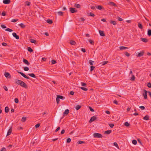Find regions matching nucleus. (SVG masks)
I'll list each match as a JSON object with an SVG mask.
<instances>
[{
	"label": "nucleus",
	"mask_w": 151,
	"mask_h": 151,
	"mask_svg": "<svg viewBox=\"0 0 151 151\" xmlns=\"http://www.w3.org/2000/svg\"><path fill=\"white\" fill-rule=\"evenodd\" d=\"M93 136L95 138H102L103 137L101 134L96 133L93 134Z\"/></svg>",
	"instance_id": "f257e3e1"
},
{
	"label": "nucleus",
	"mask_w": 151,
	"mask_h": 151,
	"mask_svg": "<svg viewBox=\"0 0 151 151\" xmlns=\"http://www.w3.org/2000/svg\"><path fill=\"white\" fill-rule=\"evenodd\" d=\"M20 86L25 88H28L27 86L26 83L22 81L21 83Z\"/></svg>",
	"instance_id": "f03ea898"
},
{
	"label": "nucleus",
	"mask_w": 151,
	"mask_h": 151,
	"mask_svg": "<svg viewBox=\"0 0 151 151\" xmlns=\"http://www.w3.org/2000/svg\"><path fill=\"white\" fill-rule=\"evenodd\" d=\"M70 12L73 13L77 12V10L74 8L70 7Z\"/></svg>",
	"instance_id": "7ed1b4c3"
},
{
	"label": "nucleus",
	"mask_w": 151,
	"mask_h": 151,
	"mask_svg": "<svg viewBox=\"0 0 151 151\" xmlns=\"http://www.w3.org/2000/svg\"><path fill=\"white\" fill-rule=\"evenodd\" d=\"M144 93H143L142 95L144 96V98L145 99H146L147 98V91L146 90H145L144 91Z\"/></svg>",
	"instance_id": "20e7f679"
},
{
	"label": "nucleus",
	"mask_w": 151,
	"mask_h": 151,
	"mask_svg": "<svg viewBox=\"0 0 151 151\" xmlns=\"http://www.w3.org/2000/svg\"><path fill=\"white\" fill-rule=\"evenodd\" d=\"M18 73L20 74L22 76H23L25 78L27 79H29V78L27 76L25 75L23 73L21 72H18Z\"/></svg>",
	"instance_id": "39448f33"
},
{
	"label": "nucleus",
	"mask_w": 151,
	"mask_h": 151,
	"mask_svg": "<svg viewBox=\"0 0 151 151\" xmlns=\"http://www.w3.org/2000/svg\"><path fill=\"white\" fill-rule=\"evenodd\" d=\"M96 119V116H93L89 120V122L90 123H91L93 121L95 120Z\"/></svg>",
	"instance_id": "423d86ee"
},
{
	"label": "nucleus",
	"mask_w": 151,
	"mask_h": 151,
	"mask_svg": "<svg viewBox=\"0 0 151 151\" xmlns=\"http://www.w3.org/2000/svg\"><path fill=\"white\" fill-rule=\"evenodd\" d=\"M144 55V52H141L136 53V55L137 57H140Z\"/></svg>",
	"instance_id": "0eeeda50"
},
{
	"label": "nucleus",
	"mask_w": 151,
	"mask_h": 151,
	"mask_svg": "<svg viewBox=\"0 0 151 151\" xmlns=\"http://www.w3.org/2000/svg\"><path fill=\"white\" fill-rule=\"evenodd\" d=\"M12 35L16 39L18 40L19 39V37L18 35H17L16 33L15 32L12 33Z\"/></svg>",
	"instance_id": "6e6552de"
},
{
	"label": "nucleus",
	"mask_w": 151,
	"mask_h": 151,
	"mask_svg": "<svg viewBox=\"0 0 151 151\" xmlns=\"http://www.w3.org/2000/svg\"><path fill=\"white\" fill-rule=\"evenodd\" d=\"M69 112V110L68 109H66L63 112V116L67 115Z\"/></svg>",
	"instance_id": "1a4fd4ad"
},
{
	"label": "nucleus",
	"mask_w": 151,
	"mask_h": 151,
	"mask_svg": "<svg viewBox=\"0 0 151 151\" xmlns=\"http://www.w3.org/2000/svg\"><path fill=\"white\" fill-rule=\"evenodd\" d=\"M23 62L27 65H29L30 64V63L28 62V60L24 59H23Z\"/></svg>",
	"instance_id": "9d476101"
},
{
	"label": "nucleus",
	"mask_w": 151,
	"mask_h": 151,
	"mask_svg": "<svg viewBox=\"0 0 151 151\" xmlns=\"http://www.w3.org/2000/svg\"><path fill=\"white\" fill-rule=\"evenodd\" d=\"M99 32L100 35L101 36L103 37L105 36V35L103 31L101 30H99Z\"/></svg>",
	"instance_id": "9b49d317"
},
{
	"label": "nucleus",
	"mask_w": 151,
	"mask_h": 151,
	"mask_svg": "<svg viewBox=\"0 0 151 151\" xmlns=\"http://www.w3.org/2000/svg\"><path fill=\"white\" fill-rule=\"evenodd\" d=\"M12 127H11L9 129V130L8 131V132L6 134V136H8L11 134L12 132Z\"/></svg>",
	"instance_id": "f8f14e48"
},
{
	"label": "nucleus",
	"mask_w": 151,
	"mask_h": 151,
	"mask_svg": "<svg viewBox=\"0 0 151 151\" xmlns=\"http://www.w3.org/2000/svg\"><path fill=\"white\" fill-rule=\"evenodd\" d=\"M96 7L97 9L100 10H101L102 9H104V7L101 5L96 6Z\"/></svg>",
	"instance_id": "ddd939ff"
},
{
	"label": "nucleus",
	"mask_w": 151,
	"mask_h": 151,
	"mask_svg": "<svg viewBox=\"0 0 151 151\" xmlns=\"http://www.w3.org/2000/svg\"><path fill=\"white\" fill-rule=\"evenodd\" d=\"M22 81L20 80L16 79L15 80V83L17 84H18L20 85L21 83L22 82Z\"/></svg>",
	"instance_id": "4468645a"
},
{
	"label": "nucleus",
	"mask_w": 151,
	"mask_h": 151,
	"mask_svg": "<svg viewBox=\"0 0 151 151\" xmlns=\"http://www.w3.org/2000/svg\"><path fill=\"white\" fill-rule=\"evenodd\" d=\"M10 2V0H3V2L6 4H9Z\"/></svg>",
	"instance_id": "2eb2a0df"
},
{
	"label": "nucleus",
	"mask_w": 151,
	"mask_h": 151,
	"mask_svg": "<svg viewBox=\"0 0 151 151\" xmlns=\"http://www.w3.org/2000/svg\"><path fill=\"white\" fill-rule=\"evenodd\" d=\"M4 76L6 78H10V74L8 73H6L4 74Z\"/></svg>",
	"instance_id": "dca6fc26"
},
{
	"label": "nucleus",
	"mask_w": 151,
	"mask_h": 151,
	"mask_svg": "<svg viewBox=\"0 0 151 151\" xmlns=\"http://www.w3.org/2000/svg\"><path fill=\"white\" fill-rule=\"evenodd\" d=\"M108 4L109 5L113 6H117L116 5L114 2H110Z\"/></svg>",
	"instance_id": "f3484780"
},
{
	"label": "nucleus",
	"mask_w": 151,
	"mask_h": 151,
	"mask_svg": "<svg viewBox=\"0 0 151 151\" xmlns=\"http://www.w3.org/2000/svg\"><path fill=\"white\" fill-rule=\"evenodd\" d=\"M128 48L127 47L124 46H120L119 47V49L121 50H125Z\"/></svg>",
	"instance_id": "a211bd4d"
},
{
	"label": "nucleus",
	"mask_w": 151,
	"mask_h": 151,
	"mask_svg": "<svg viewBox=\"0 0 151 151\" xmlns=\"http://www.w3.org/2000/svg\"><path fill=\"white\" fill-rule=\"evenodd\" d=\"M143 119L145 120H148L149 119V116L148 115H146L143 118Z\"/></svg>",
	"instance_id": "6ab92c4d"
},
{
	"label": "nucleus",
	"mask_w": 151,
	"mask_h": 151,
	"mask_svg": "<svg viewBox=\"0 0 151 151\" xmlns=\"http://www.w3.org/2000/svg\"><path fill=\"white\" fill-rule=\"evenodd\" d=\"M28 75L32 77H33L34 78H36V76H35V75L33 73L28 74Z\"/></svg>",
	"instance_id": "aec40b11"
},
{
	"label": "nucleus",
	"mask_w": 151,
	"mask_h": 151,
	"mask_svg": "<svg viewBox=\"0 0 151 151\" xmlns=\"http://www.w3.org/2000/svg\"><path fill=\"white\" fill-rule=\"evenodd\" d=\"M141 40L142 42H147L148 41L147 40L146 38H141Z\"/></svg>",
	"instance_id": "412c9836"
},
{
	"label": "nucleus",
	"mask_w": 151,
	"mask_h": 151,
	"mask_svg": "<svg viewBox=\"0 0 151 151\" xmlns=\"http://www.w3.org/2000/svg\"><path fill=\"white\" fill-rule=\"evenodd\" d=\"M74 6L77 8H80L81 7V6L79 4H75L74 5Z\"/></svg>",
	"instance_id": "4be33fe9"
},
{
	"label": "nucleus",
	"mask_w": 151,
	"mask_h": 151,
	"mask_svg": "<svg viewBox=\"0 0 151 151\" xmlns=\"http://www.w3.org/2000/svg\"><path fill=\"white\" fill-rule=\"evenodd\" d=\"M111 132V130H107L106 131H105L104 132V134H110Z\"/></svg>",
	"instance_id": "5701e85b"
},
{
	"label": "nucleus",
	"mask_w": 151,
	"mask_h": 151,
	"mask_svg": "<svg viewBox=\"0 0 151 151\" xmlns=\"http://www.w3.org/2000/svg\"><path fill=\"white\" fill-rule=\"evenodd\" d=\"M110 23L114 25H115L116 24V22L114 21L111 20L110 21Z\"/></svg>",
	"instance_id": "b1692460"
},
{
	"label": "nucleus",
	"mask_w": 151,
	"mask_h": 151,
	"mask_svg": "<svg viewBox=\"0 0 151 151\" xmlns=\"http://www.w3.org/2000/svg\"><path fill=\"white\" fill-rule=\"evenodd\" d=\"M46 21L47 23L50 24H51L53 23L52 20L51 19H47Z\"/></svg>",
	"instance_id": "393cba45"
},
{
	"label": "nucleus",
	"mask_w": 151,
	"mask_h": 151,
	"mask_svg": "<svg viewBox=\"0 0 151 151\" xmlns=\"http://www.w3.org/2000/svg\"><path fill=\"white\" fill-rule=\"evenodd\" d=\"M147 35H148L150 36H151V30L150 29H149L147 31Z\"/></svg>",
	"instance_id": "a878e982"
},
{
	"label": "nucleus",
	"mask_w": 151,
	"mask_h": 151,
	"mask_svg": "<svg viewBox=\"0 0 151 151\" xmlns=\"http://www.w3.org/2000/svg\"><path fill=\"white\" fill-rule=\"evenodd\" d=\"M70 43L72 45H74L76 44V42L74 41L70 40Z\"/></svg>",
	"instance_id": "bb28decb"
},
{
	"label": "nucleus",
	"mask_w": 151,
	"mask_h": 151,
	"mask_svg": "<svg viewBox=\"0 0 151 151\" xmlns=\"http://www.w3.org/2000/svg\"><path fill=\"white\" fill-rule=\"evenodd\" d=\"M26 117L23 116L22 118L21 121H22V122H24L26 121Z\"/></svg>",
	"instance_id": "cd10ccee"
},
{
	"label": "nucleus",
	"mask_w": 151,
	"mask_h": 151,
	"mask_svg": "<svg viewBox=\"0 0 151 151\" xmlns=\"http://www.w3.org/2000/svg\"><path fill=\"white\" fill-rule=\"evenodd\" d=\"M27 50L30 52H32L33 51V50L30 47H28L27 48Z\"/></svg>",
	"instance_id": "c85d7f7f"
},
{
	"label": "nucleus",
	"mask_w": 151,
	"mask_h": 151,
	"mask_svg": "<svg viewBox=\"0 0 151 151\" xmlns=\"http://www.w3.org/2000/svg\"><path fill=\"white\" fill-rule=\"evenodd\" d=\"M57 14L59 16H62L63 14V12L61 11H59L57 12Z\"/></svg>",
	"instance_id": "c756f323"
},
{
	"label": "nucleus",
	"mask_w": 151,
	"mask_h": 151,
	"mask_svg": "<svg viewBox=\"0 0 151 151\" xmlns=\"http://www.w3.org/2000/svg\"><path fill=\"white\" fill-rule=\"evenodd\" d=\"M9 111V108L8 107H6L5 108V111L6 113H8Z\"/></svg>",
	"instance_id": "7c9ffc66"
},
{
	"label": "nucleus",
	"mask_w": 151,
	"mask_h": 151,
	"mask_svg": "<svg viewBox=\"0 0 151 151\" xmlns=\"http://www.w3.org/2000/svg\"><path fill=\"white\" fill-rule=\"evenodd\" d=\"M138 27L140 29H142L143 28L142 25L140 23H139L138 24Z\"/></svg>",
	"instance_id": "2f4dec72"
},
{
	"label": "nucleus",
	"mask_w": 151,
	"mask_h": 151,
	"mask_svg": "<svg viewBox=\"0 0 151 151\" xmlns=\"http://www.w3.org/2000/svg\"><path fill=\"white\" fill-rule=\"evenodd\" d=\"M132 77L130 79L131 81H133L134 80V79H135V77L134 76L133 74H132Z\"/></svg>",
	"instance_id": "473e14b6"
},
{
	"label": "nucleus",
	"mask_w": 151,
	"mask_h": 151,
	"mask_svg": "<svg viewBox=\"0 0 151 151\" xmlns=\"http://www.w3.org/2000/svg\"><path fill=\"white\" fill-rule=\"evenodd\" d=\"M132 143L134 145H136L137 144V141L135 139H134L132 141Z\"/></svg>",
	"instance_id": "72a5a7b5"
},
{
	"label": "nucleus",
	"mask_w": 151,
	"mask_h": 151,
	"mask_svg": "<svg viewBox=\"0 0 151 151\" xmlns=\"http://www.w3.org/2000/svg\"><path fill=\"white\" fill-rule=\"evenodd\" d=\"M81 106L80 105H78L76 106V109L77 110H78L81 108Z\"/></svg>",
	"instance_id": "f704fd0d"
},
{
	"label": "nucleus",
	"mask_w": 151,
	"mask_h": 151,
	"mask_svg": "<svg viewBox=\"0 0 151 151\" xmlns=\"http://www.w3.org/2000/svg\"><path fill=\"white\" fill-rule=\"evenodd\" d=\"M80 88L82 90L86 91L88 90V89L86 88L83 87H81Z\"/></svg>",
	"instance_id": "c9c22d12"
},
{
	"label": "nucleus",
	"mask_w": 151,
	"mask_h": 151,
	"mask_svg": "<svg viewBox=\"0 0 151 151\" xmlns=\"http://www.w3.org/2000/svg\"><path fill=\"white\" fill-rule=\"evenodd\" d=\"M30 42L31 43H35L36 40H35L31 39L30 40Z\"/></svg>",
	"instance_id": "e433bc0d"
},
{
	"label": "nucleus",
	"mask_w": 151,
	"mask_h": 151,
	"mask_svg": "<svg viewBox=\"0 0 151 151\" xmlns=\"http://www.w3.org/2000/svg\"><path fill=\"white\" fill-rule=\"evenodd\" d=\"M19 25L22 28H24L25 27V26L22 23L20 24H19Z\"/></svg>",
	"instance_id": "4c0bfd02"
},
{
	"label": "nucleus",
	"mask_w": 151,
	"mask_h": 151,
	"mask_svg": "<svg viewBox=\"0 0 151 151\" xmlns=\"http://www.w3.org/2000/svg\"><path fill=\"white\" fill-rule=\"evenodd\" d=\"M18 19H13L12 20L11 22H15L17 21H18Z\"/></svg>",
	"instance_id": "58836bf2"
},
{
	"label": "nucleus",
	"mask_w": 151,
	"mask_h": 151,
	"mask_svg": "<svg viewBox=\"0 0 151 151\" xmlns=\"http://www.w3.org/2000/svg\"><path fill=\"white\" fill-rule=\"evenodd\" d=\"M57 97H58L59 99H63V97L62 96H60V95H58L57 96Z\"/></svg>",
	"instance_id": "ea45409f"
},
{
	"label": "nucleus",
	"mask_w": 151,
	"mask_h": 151,
	"mask_svg": "<svg viewBox=\"0 0 151 151\" xmlns=\"http://www.w3.org/2000/svg\"><path fill=\"white\" fill-rule=\"evenodd\" d=\"M78 144H85V142L84 141H79L78 142Z\"/></svg>",
	"instance_id": "a19ab883"
},
{
	"label": "nucleus",
	"mask_w": 151,
	"mask_h": 151,
	"mask_svg": "<svg viewBox=\"0 0 151 151\" xmlns=\"http://www.w3.org/2000/svg\"><path fill=\"white\" fill-rule=\"evenodd\" d=\"M71 141V139L70 138H68L67 139V143H69Z\"/></svg>",
	"instance_id": "79ce46f5"
},
{
	"label": "nucleus",
	"mask_w": 151,
	"mask_h": 151,
	"mask_svg": "<svg viewBox=\"0 0 151 151\" xmlns=\"http://www.w3.org/2000/svg\"><path fill=\"white\" fill-rule=\"evenodd\" d=\"M5 30L9 32H12L13 31V30L12 29L9 28H7V29H5Z\"/></svg>",
	"instance_id": "37998d69"
},
{
	"label": "nucleus",
	"mask_w": 151,
	"mask_h": 151,
	"mask_svg": "<svg viewBox=\"0 0 151 151\" xmlns=\"http://www.w3.org/2000/svg\"><path fill=\"white\" fill-rule=\"evenodd\" d=\"M124 125L127 127H128L129 126V124L127 122H125L124 123Z\"/></svg>",
	"instance_id": "c03bdc74"
},
{
	"label": "nucleus",
	"mask_w": 151,
	"mask_h": 151,
	"mask_svg": "<svg viewBox=\"0 0 151 151\" xmlns=\"http://www.w3.org/2000/svg\"><path fill=\"white\" fill-rule=\"evenodd\" d=\"M24 70L25 71H27L29 70V68L28 67H25L24 68Z\"/></svg>",
	"instance_id": "a18cd8bd"
},
{
	"label": "nucleus",
	"mask_w": 151,
	"mask_h": 151,
	"mask_svg": "<svg viewBox=\"0 0 151 151\" xmlns=\"http://www.w3.org/2000/svg\"><path fill=\"white\" fill-rule=\"evenodd\" d=\"M26 4L28 6H29L30 5V2L29 1H27L25 2Z\"/></svg>",
	"instance_id": "49530a36"
},
{
	"label": "nucleus",
	"mask_w": 151,
	"mask_h": 151,
	"mask_svg": "<svg viewBox=\"0 0 151 151\" xmlns=\"http://www.w3.org/2000/svg\"><path fill=\"white\" fill-rule=\"evenodd\" d=\"M14 100L15 102L16 103H17L19 102L18 99L17 98H16Z\"/></svg>",
	"instance_id": "de8ad7c7"
},
{
	"label": "nucleus",
	"mask_w": 151,
	"mask_h": 151,
	"mask_svg": "<svg viewBox=\"0 0 151 151\" xmlns=\"http://www.w3.org/2000/svg\"><path fill=\"white\" fill-rule=\"evenodd\" d=\"M93 61L92 60H90L89 61V63L90 65H93Z\"/></svg>",
	"instance_id": "09e8293b"
},
{
	"label": "nucleus",
	"mask_w": 151,
	"mask_h": 151,
	"mask_svg": "<svg viewBox=\"0 0 151 151\" xmlns=\"http://www.w3.org/2000/svg\"><path fill=\"white\" fill-rule=\"evenodd\" d=\"M108 63L107 61H104L102 62V64L103 65H105Z\"/></svg>",
	"instance_id": "8fccbe9b"
},
{
	"label": "nucleus",
	"mask_w": 151,
	"mask_h": 151,
	"mask_svg": "<svg viewBox=\"0 0 151 151\" xmlns=\"http://www.w3.org/2000/svg\"><path fill=\"white\" fill-rule=\"evenodd\" d=\"M124 54L127 56L129 57L130 56L129 54L127 52H125Z\"/></svg>",
	"instance_id": "3c124183"
},
{
	"label": "nucleus",
	"mask_w": 151,
	"mask_h": 151,
	"mask_svg": "<svg viewBox=\"0 0 151 151\" xmlns=\"http://www.w3.org/2000/svg\"><path fill=\"white\" fill-rule=\"evenodd\" d=\"M139 108L142 110H144L145 109V107L143 106H141L139 107Z\"/></svg>",
	"instance_id": "603ef678"
},
{
	"label": "nucleus",
	"mask_w": 151,
	"mask_h": 151,
	"mask_svg": "<svg viewBox=\"0 0 151 151\" xmlns=\"http://www.w3.org/2000/svg\"><path fill=\"white\" fill-rule=\"evenodd\" d=\"M60 101L59 98L58 97H57L56 98V102L57 104H58Z\"/></svg>",
	"instance_id": "864d4df0"
},
{
	"label": "nucleus",
	"mask_w": 151,
	"mask_h": 151,
	"mask_svg": "<svg viewBox=\"0 0 151 151\" xmlns=\"http://www.w3.org/2000/svg\"><path fill=\"white\" fill-rule=\"evenodd\" d=\"M95 67L93 66H91V71H92L95 68Z\"/></svg>",
	"instance_id": "5fc2aeb1"
},
{
	"label": "nucleus",
	"mask_w": 151,
	"mask_h": 151,
	"mask_svg": "<svg viewBox=\"0 0 151 151\" xmlns=\"http://www.w3.org/2000/svg\"><path fill=\"white\" fill-rule=\"evenodd\" d=\"M89 42L91 43V44H93L94 42L93 40H89Z\"/></svg>",
	"instance_id": "6e6d98bb"
},
{
	"label": "nucleus",
	"mask_w": 151,
	"mask_h": 151,
	"mask_svg": "<svg viewBox=\"0 0 151 151\" xmlns=\"http://www.w3.org/2000/svg\"><path fill=\"white\" fill-rule=\"evenodd\" d=\"M40 125V124L39 123L37 124H36L35 126V127L36 128H37Z\"/></svg>",
	"instance_id": "4d7b16f0"
},
{
	"label": "nucleus",
	"mask_w": 151,
	"mask_h": 151,
	"mask_svg": "<svg viewBox=\"0 0 151 151\" xmlns=\"http://www.w3.org/2000/svg\"><path fill=\"white\" fill-rule=\"evenodd\" d=\"M81 85L83 86H85L86 85V83H84L81 82Z\"/></svg>",
	"instance_id": "13d9d810"
},
{
	"label": "nucleus",
	"mask_w": 151,
	"mask_h": 151,
	"mask_svg": "<svg viewBox=\"0 0 151 151\" xmlns=\"http://www.w3.org/2000/svg\"><path fill=\"white\" fill-rule=\"evenodd\" d=\"M147 86L149 88H151V83H148Z\"/></svg>",
	"instance_id": "bf43d9fd"
},
{
	"label": "nucleus",
	"mask_w": 151,
	"mask_h": 151,
	"mask_svg": "<svg viewBox=\"0 0 151 151\" xmlns=\"http://www.w3.org/2000/svg\"><path fill=\"white\" fill-rule=\"evenodd\" d=\"M51 62L52 64H54L56 63V61L55 60H52L51 61Z\"/></svg>",
	"instance_id": "052dcab7"
},
{
	"label": "nucleus",
	"mask_w": 151,
	"mask_h": 151,
	"mask_svg": "<svg viewBox=\"0 0 151 151\" xmlns=\"http://www.w3.org/2000/svg\"><path fill=\"white\" fill-rule=\"evenodd\" d=\"M109 125L111 128H113L114 126V124H109Z\"/></svg>",
	"instance_id": "680f3d73"
},
{
	"label": "nucleus",
	"mask_w": 151,
	"mask_h": 151,
	"mask_svg": "<svg viewBox=\"0 0 151 151\" xmlns=\"http://www.w3.org/2000/svg\"><path fill=\"white\" fill-rule=\"evenodd\" d=\"M89 15L90 16H92V17H94L95 16V15L93 14L91 12L90 13Z\"/></svg>",
	"instance_id": "e2e57ef3"
},
{
	"label": "nucleus",
	"mask_w": 151,
	"mask_h": 151,
	"mask_svg": "<svg viewBox=\"0 0 151 151\" xmlns=\"http://www.w3.org/2000/svg\"><path fill=\"white\" fill-rule=\"evenodd\" d=\"M80 21H84L85 20V19L83 17H81L80 18Z\"/></svg>",
	"instance_id": "0e129e2a"
},
{
	"label": "nucleus",
	"mask_w": 151,
	"mask_h": 151,
	"mask_svg": "<svg viewBox=\"0 0 151 151\" xmlns=\"http://www.w3.org/2000/svg\"><path fill=\"white\" fill-rule=\"evenodd\" d=\"M89 109L91 111L93 112L94 111V110L91 107H89Z\"/></svg>",
	"instance_id": "69168bd1"
},
{
	"label": "nucleus",
	"mask_w": 151,
	"mask_h": 151,
	"mask_svg": "<svg viewBox=\"0 0 151 151\" xmlns=\"http://www.w3.org/2000/svg\"><path fill=\"white\" fill-rule=\"evenodd\" d=\"M3 88L5 91H7L8 90V88L6 86H4Z\"/></svg>",
	"instance_id": "338daca9"
},
{
	"label": "nucleus",
	"mask_w": 151,
	"mask_h": 151,
	"mask_svg": "<svg viewBox=\"0 0 151 151\" xmlns=\"http://www.w3.org/2000/svg\"><path fill=\"white\" fill-rule=\"evenodd\" d=\"M0 151H6V148L5 147H3Z\"/></svg>",
	"instance_id": "774afa93"
}]
</instances>
